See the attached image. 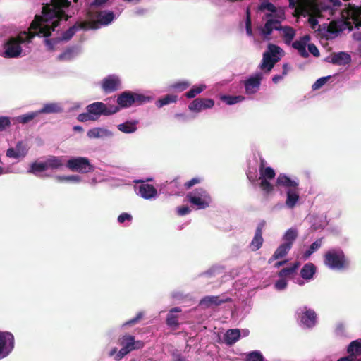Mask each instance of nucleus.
<instances>
[{
    "instance_id": "nucleus-1",
    "label": "nucleus",
    "mask_w": 361,
    "mask_h": 361,
    "mask_svg": "<svg viewBox=\"0 0 361 361\" xmlns=\"http://www.w3.org/2000/svg\"><path fill=\"white\" fill-rule=\"evenodd\" d=\"M70 6L71 1L68 0H51L50 4L42 7V15L35 16L29 32H22L6 42L3 56L6 58L18 57L22 52L21 44L30 42L36 35H42L45 37L50 36L51 31H54L60 25L61 20L67 21L71 18L64 11Z\"/></svg>"
},
{
    "instance_id": "nucleus-2",
    "label": "nucleus",
    "mask_w": 361,
    "mask_h": 361,
    "mask_svg": "<svg viewBox=\"0 0 361 361\" xmlns=\"http://www.w3.org/2000/svg\"><path fill=\"white\" fill-rule=\"evenodd\" d=\"M323 262L326 268L336 271L346 270L350 267L349 259L340 247L328 250L324 255Z\"/></svg>"
},
{
    "instance_id": "nucleus-3",
    "label": "nucleus",
    "mask_w": 361,
    "mask_h": 361,
    "mask_svg": "<svg viewBox=\"0 0 361 361\" xmlns=\"http://www.w3.org/2000/svg\"><path fill=\"white\" fill-rule=\"evenodd\" d=\"M186 200L197 209H204L209 207L212 202L211 195L203 188H197L188 192Z\"/></svg>"
},
{
    "instance_id": "nucleus-4",
    "label": "nucleus",
    "mask_w": 361,
    "mask_h": 361,
    "mask_svg": "<svg viewBox=\"0 0 361 361\" xmlns=\"http://www.w3.org/2000/svg\"><path fill=\"white\" fill-rule=\"evenodd\" d=\"M86 109L92 121L97 120L101 116H111L119 111L118 106L102 102L92 103L87 106Z\"/></svg>"
},
{
    "instance_id": "nucleus-5",
    "label": "nucleus",
    "mask_w": 361,
    "mask_h": 361,
    "mask_svg": "<svg viewBox=\"0 0 361 361\" xmlns=\"http://www.w3.org/2000/svg\"><path fill=\"white\" fill-rule=\"evenodd\" d=\"M282 49L277 45L269 44L268 51L263 54L262 61L259 65V68L265 73H269L277 63L280 58L277 56Z\"/></svg>"
},
{
    "instance_id": "nucleus-6",
    "label": "nucleus",
    "mask_w": 361,
    "mask_h": 361,
    "mask_svg": "<svg viewBox=\"0 0 361 361\" xmlns=\"http://www.w3.org/2000/svg\"><path fill=\"white\" fill-rule=\"evenodd\" d=\"M31 146L32 142L30 139H23L16 142L14 146H11L6 150V155L11 159H23L27 154Z\"/></svg>"
},
{
    "instance_id": "nucleus-7",
    "label": "nucleus",
    "mask_w": 361,
    "mask_h": 361,
    "mask_svg": "<svg viewBox=\"0 0 361 361\" xmlns=\"http://www.w3.org/2000/svg\"><path fill=\"white\" fill-rule=\"evenodd\" d=\"M66 167L71 171L86 173L94 170L90 160L83 157H73L67 160Z\"/></svg>"
},
{
    "instance_id": "nucleus-8",
    "label": "nucleus",
    "mask_w": 361,
    "mask_h": 361,
    "mask_svg": "<svg viewBox=\"0 0 361 361\" xmlns=\"http://www.w3.org/2000/svg\"><path fill=\"white\" fill-rule=\"evenodd\" d=\"M297 314L299 324L302 328L310 329L315 326L317 314L313 310L302 307L298 309Z\"/></svg>"
},
{
    "instance_id": "nucleus-9",
    "label": "nucleus",
    "mask_w": 361,
    "mask_h": 361,
    "mask_svg": "<svg viewBox=\"0 0 361 361\" xmlns=\"http://www.w3.org/2000/svg\"><path fill=\"white\" fill-rule=\"evenodd\" d=\"M259 186L262 191L266 194H269L274 190V185L270 183V180H272L275 177V171L270 166L259 169Z\"/></svg>"
},
{
    "instance_id": "nucleus-10",
    "label": "nucleus",
    "mask_w": 361,
    "mask_h": 361,
    "mask_svg": "<svg viewBox=\"0 0 361 361\" xmlns=\"http://www.w3.org/2000/svg\"><path fill=\"white\" fill-rule=\"evenodd\" d=\"M135 182L140 183V185H136L134 187L135 192L138 196L147 200H154L158 197V192L152 185L146 183L141 180Z\"/></svg>"
},
{
    "instance_id": "nucleus-11",
    "label": "nucleus",
    "mask_w": 361,
    "mask_h": 361,
    "mask_svg": "<svg viewBox=\"0 0 361 361\" xmlns=\"http://www.w3.org/2000/svg\"><path fill=\"white\" fill-rule=\"evenodd\" d=\"M13 348V335L8 331H0V359L7 357Z\"/></svg>"
},
{
    "instance_id": "nucleus-12",
    "label": "nucleus",
    "mask_w": 361,
    "mask_h": 361,
    "mask_svg": "<svg viewBox=\"0 0 361 361\" xmlns=\"http://www.w3.org/2000/svg\"><path fill=\"white\" fill-rule=\"evenodd\" d=\"M286 200L284 207L290 210L294 209L300 204V188H290L286 190Z\"/></svg>"
},
{
    "instance_id": "nucleus-13",
    "label": "nucleus",
    "mask_w": 361,
    "mask_h": 361,
    "mask_svg": "<svg viewBox=\"0 0 361 361\" xmlns=\"http://www.w3.org/2000/svg\"><path fill=\"white\" fill-rule=\"evenodd\" d=\"M348 19L345 23L348 26L351 30L353 26L349 20H351L355 27H361V6H355L349 4V8L347 11Z\"/></svg>"
},
{
    "instance_id": "nucleus-14",
    "label": "nucleus",
    "mask_w": 361,
    "mask_h": 361,
    "mask_svg": "<svg viewBox=\"0 0 361 361\" xmlns=\"http://www.w3.org/2000/svg\"><path fill=\"white\" fill-rule=\"evenodd\" d=\"M300 181L297 177H290L286 173H279L276 178V185L286 190L298 188Z\"/></svg>"
},
{
    "instance_id": "nucleus-15",
    "label": "nucleus",
    "mask_w": 361,
    "mask_h": 361,
    "mask_svg": "<svg viewBox=\"0 0 361 361\" xmlns=\"http://www.w3.org/2000/svg\"><path fill=\"white\" fill-rule=\"evenodd\" d=\"M120 345L130 353L140 349L144 345L142 341H135V336L130 334H125L120 338Z\"/></svg>"
},
{
    "instance_id": "nucleus-16",
    "label": "nucleus",
    "mask_w": 361,
    "mask_h": 361,
    "mask_svg": "<svg viewBox=\"0 0 361 361\" xmlns=\"http://www.w3.org/2000/svg\"><path fill=\"white\" fill-rule=\"evenodd\" d=\"M120 86L121 80L114 75H108L102 82V88L105 93L114 92L118 90Z\"/></svg>"
},
{
    "instance_id": "nucleus-17",
    "label": "nucleus",
    "mask_w": 361,
    "mask_h": 361,
    "mask_svg": "<svg viewBox=\"0 0 361 361\" xmlns=\"http://www.w3.org/2000/svg\"><path fill=\"white\" fill-rule=\"evenodd\" d=\"M214 105V101L207 98H197L189 105L188 109L192 111L200 112L207 109H211Z\"/></svg>"
},
{
    "instance_id": "nucleus-18",
    "label": "nucleus",
    "mask_w": 361,
    "mask_h": 361,
    "mask_svg": "<svg viewBox=\"0 0 361 361\" xmlns=\"http://www.w3.org/2000/svg\"><path fill=\"white\" fill-rule=\"evenodd\" d=\"M231 301V298L224 295H208L204 297L200 302V305L204 307L219 306L223 303Z\"/></svg>"
},
{
    "instance_id": "nucleus-19",
    "label": "nucleus",
    "mask_w": 361,
    "mask_h": 361,
    "mask_svg": "<svg viewBox=\"0 0 361 361\" xmlns=\"http://www.w3.org/2000/svg\"><path fill=\"white\" fill-rule=\"evenodd\" d=\"M262 74L257 73L255 76L249 78L245 81V92L247 94H252L257 92L259 88Z\"/></svg>"
},
{
    "instance_id": "nucleus-20",
    "label": "nucleus",
    "mask_w": 361,
    "mask_h": 361,
    "mask_svg": "<svg viewBox=\"0 0 361 361\" xmlns=\"http://www.w3.org/2000/svg\"><path fill=\"white\" fill-rule=\"evenodd\" d=\"M265 226V221H262L257 225L254 238L250 243V247L252 251L258 250L262 245L264 239L262 238V229Z\"/></svg>"
},
{
    "instance_id": "nucleus-21",
    "label": "nucleus",
    "mask_w": 361,
    "mask_h": 361,
    "mask_svg": "<svg viewBox=\"0 0 361 361\" xmlns=\"http://www.w3.org/2000/svg\"><path fill=\"white\" fill-rule=\"evenodd\" d=\"M118 106L121 108H128L133 105V92L124 91L118 95Z\"/></svg>"
},
{
    "instance_id": "nucleus-22",
    "label": "nucleus",
    "mask_w": 361,
    "mask_h": 361,
    "mask_svg": "<svg viewBox=\"0 0 361 361\" xmlns=\"http://www.w3.org/2000/svg\"><path fill=\"white\" fill-rule=\"evenodd\" d=\"M182 311L181 308L179 307H176L171 308L166 317V323L167 326L174 330L177 329L179 326L178 317L176 314L177 312H180Z\"/></svg>"
},
{
    "instance_id": "nucleus-23",
    "label": "nucleus",
    "mask_w": 361,
    "mask_h": 361,
    "mask_svg": "<svg viewBox=\"0 0 361 361\" xmlns=\"http://www.w3.org/2000/svg\"><path fill=\"white\" fill-rule=\"evenodd\" d=\"M350 55L344 51L333 53L331 56V63L334 65L345 66L350 63Z\"/></svg>"
},
{
    "instance_id": "nucleus-24",
    "label": "nucleus",
    "mask_w": 361,
    "mask_h": 361,
    "mask_svg": "<svg viewBox=\"0 0 361 361\" xmlns=\"http://www.w3.org/2000/svg\"><path fill=\"white\" fill-rule=\"evenodd\" d=\"M45 163L47 170H57L64 166L66 160L64 157L49 156L46 159Z\"/></svg>"
},
{
    "instance_id": "nucleus-25",
    "label": "nucleus",
    "mask_w": 361,
    "mask_h": 361,
    "mask_svg": "<svg viewBox=\"0 0 361 361\" xmlns=\"http://www.w3.org/2000/svg\"><path fill=\"white\" fill-rule=\"evenodd\" d=\"M317 267L313 263L308 262L305 264L302 267L300 276L306 282H309L314 279Z\"/></svg>"
},
{
    "instance_id": "nucleus-26",
    "label": "nucleus",
    "mask_w": 361,
    "mask_h": 361,
    "mask_svg": "<svg viewBox=\"0 0 361 361\" xmlns=\"http://www.w3.org/2000/svg\"><path fill=\"white\" fill-rule=\"evenodd\" d=\"M86 27V23H77L72 27H69L66 31H65L60 39L63 41H68L73 37L76 31L80 29H85Z\"/></svg>"
},
{
    "instance_id": "nucleus-27",
    "label": "nucleus",
    "mask_w": 361,
    "mask_h": 361,
    "mask_svg": "<svg viewBox=\"0 0 361 361\" xmlns=\"http://www.w3.org/2000/svg\"><path fill=\"white\" fill-rule=\"evenodd\" d=\"M291 248L289 245L283 243L277 247L272 257L269 259V263L271 264L274 260L285 257Z\"/></svg>"
},
{
    "instance_id": "nucleus-28",
    "label": "nucleus",
    "mask_w": 361,
    "mask_h": 361,
    "mask_svg": "<svg viewBox=\"0 0 361 361\" xmlns=\"http://www.w3.org/2000/svg\"><path fill=\"white\" fill-rule=\"evenodd\" d=\"M240 337V331L238 329H228L224 334V342L231 345L236 343Z\"/></svg>"
},
{
    "instance_id": "nucleus-29",
    "label": "nucleus",
    "mask_w": 361,
    "mask_h": 361,
    "mask_svg": "<svg viewBox=\"0 0 361 361\" xmlns=\"http://www.w3.org/2000/svg\"><path fill=\"white\" fill-rule=\"evenodd\" d=\"M298 231L295 227H291L288 228L282 237V240L283 243L290 245V247H293V245L298 238Z\"/></svg>"
},
{
    "instance_id": "nucleus-30",
    "label": "nucleus",
    "mask_w": 361,
    "mask_h": 361,
    "mask_svg": "<svg viewBox=\"0 0 361 361\" xmlns=\"http://www.w3.org/2000/svg\"><path fill=\"white\" fill-rule=\"evenodd\" d=\"M173 188H178V181L176 180H173L169 183H166L165 184H162L160 187V192L168 195H178V192L176 190H173Z\"/></svg>"
},
{
    "instance_id": "nucleus-31",
    "label": "nucleus",
    "mask_w": 361,
    "mask_h": 361,
    "mask_svg": "<svg viewBox=\"0 0 361 361\" xmlns=\"http://www.w3.org/2000/svg\"><path fill=\"white\" fill-rule=\"evenodd\" d=\"M281 23L279 20L276 19H268L265 23L264 27L262 30V33L265 36L270 35L274 30H281L282 26L274 27V25Z\"/></svg>"
},
{
    "instance_id": "nucleus-32",
    "label": "nucleus",
    "mask_w": 361,
    "mask_h": 361,
    "mask_svg": "<svg viewBox=\"0 0 361 361\" xmlns=\"http://www.w3.org/2000/svg\"><path fill=\"white\" fill-rule=\"evenodd\" d=\"M347 351L349 353L348 356H352L355 361L357 356L361 355V339L352 341L349 344Z\"/></svg>"
},
{
    "instance_id": "nucleus-33",
    "label": "nucleus",
    "mask_w": 361,
    "mask_h": 361,
    "mask_svg": "<svg viewBox=\"0 0 361 361\" xmlns=\"http://www.w3.org/2000/svg\"><path fill=\"white\" fill-rule=\"evenodd\" d=\"M323 239V238H319L309 246L303 253L302 257L304 259H309L314 252L317 251L322 246Z\"/></svg>"
},
{
    "instance_id": "nucleus-34",
    "label": "nucleus",
    "mask_w": 361,
    "mask_h": 361,
    "mask_svg": "<svg viewBox=\"0 0 361 361\" xmlns=\"http://www.w3.org/2000/svg\"><path fill=\"white\" fill-rule=\"evenodd\" d=\"M47 170L45 161H35L30 165L27 172L35 176H39L40 173Z\"/></svg>"
},
{
    "instance_id": "nucleus-35",
    "label": "nucleus",
    "mask_w": 361,
    "mask_h": 361,
    "mask_svg": "<svg viewBox=\"0 0 361 361\" xmlns=\"http://www.w3.org/2000/svg\"><path fill=\"white\" fill-rule=\"evenodd\" d=\"M97 23L101 25L109 24L114 18V14L111 11H100L97 14Z\"/></svg>"
},
{
    "instance_id": "nucleus-36",
    "label": "nucleus",
    "mask_w": 361,
    "mask_h": 361,
    "mask_svg": "<svg viewBox=\"0 0 361 361\" xmlns=\"http://www.w3.org/2000/svg\"><path fill=\"white\" fill-rule=\"evenodd\" d=\"M62 111V108L56 103L45 104L43 107L38 110L39 115L41 114H55Z\"/></svg>"
},
{
    "instance_id": "nucleus-37",
    "label": "nucleus",
    "mask_w": 361,
    "mask_h": 361,
    "mask_svg": "<svg viewBox=\"0 0 361 361\" xmlns=\"http://www.w3.org/2000/svg\"><path fill=\"white\" fill-rule=\"evenodd\" d=\"M137 123L138 122L137 121H126L123 123L119 124L118 126V129L123 133H133L137 129L136 125Z\"/></svg>"
},
{
    "instance_id": "nucleus-38",
    "label": "nucleus",
    "mask_w": 361,
    "mask_h": 361,
    "mask_svg": "<svg viewBox=\"0 0 361 361\" xmlns=\"http://www.w3.org/2000/svg\"><path fill=\"white\" fill-rule=\"evenodd\" d=\"M152 97L143 94L133 92V105L140 106L150 102Z\"/></svg>"
},
{
    "instance_id": "nucleus-39",
    "label": "nucleus",
    "mask_w": 361,
    "mask_h": 361,
    "mask_svg": "<svg viewBox=\"0 0 361 361\" xmlns=\"http://www.w3.org/2000/svg\"><path fill=\"white\" fill-rule=\"evenodd\" d=\"M38 116H39V112H37V111H36L29 112L25 114L18 116L16 118V120L18 123L25 124V123H27L30 122L31 121L34 120Z\"/></svg>"
},
{
    "instance_id": "nucleus-40",
    "label": "nucleus",
    "mask_w": 361,
    "mask_h": 361,
    "mask_svg": "<svg viewBox=\"0 0 361 361\" xmlns=\"http://www.w3.org/2000/svg\"><path fill=\"white\" fill-rule=\"evenodd\" d=\"M177 101V96L173 94H167L164 97L159 99L156 105L157 107L161 108L165 105L169 104L171 103H174Z\"/></svg>"
},
{
    "instance_id": "nucleus-41",
    "label": "nucleus",
    "mask_w": 361,
    "mask_h": 361,
    "mask_svg": "<svg viewBox=\"0 0 361 361\" xmlns=\"http://www.w3.org/2000/svg\"><path fill=\"white\" fill-rule=\"evenodd\" d=\"M281 30L283 32V37L286 43L289 44L293 39L295 35V30L289 26H282Z\"/></svg>"
},
{
    "instance_id": "nucleus-42",
    "label": "nucleus",
    "mask_w": 361,
    "mask_h": 361,
    "mask_svg": "<svg viewBox=\"0 0 361 361\" xmlns=\"http://www.w3.org/2000/svg\"><path fill=\"white\" fill-rule=\"evenodd\" d=\"M246 361H267L259 350H253L245 355Z\"/></svg>"
},
{
    "instance_id": "nucleus-43",
    "label": "nucleus",
    "mask_w": 361,
    "mask_h": 361,
    "mask_svg": "<svg viewBox=\"0 0 361 361\" xmlns=\"http://www.w3.org/2000/svg\"><path fill=\"white\" fill-rule=\"evenodd\" d=\"M56 179L61 182H71V183H80L82 180V178L79 175H69V176H58Z\"/></svg>"
},
{
    "instance_id": "nucleus-44",
    "label": "nucleus",
    "mask_w": 361,
    "mask_h": 361,
    "mask_svg": "<svg viewBox=\"0 0 361 361\" xmlns=\"http://www.w3.org/2000/svg\"><path fill=\"white\" fill-rule=\"evenodd\" d=\"M244 97L243 96H229V95H224L221 97V99L224 101L228 105H233L240 102L244 100Z\"/></svg>"
},
{
    "instance_id": "nucleus-45",
    "label": "nucleus",
    "mask_w": 361,
    "mask_h": 361,
    "mask_svg": "<svg viewBox=\"0 0 361 361\" xmlns=\"http://www.w3.org/2000/svg\"><path fill=\"white\" fill-rule=\"evenodd\" d=\"M206 88V85H200L198 86H194L185 95L187 98H194L196 95L200 94Z\"/></svg>"
},
{
    "instance_id": "nucleus-46",
    "label": "nucleus",
    "mask_w": 361,
    "mask_h": 361,
    "mask_svg": "<svg viewBox=\"0 0 361 361\" xmlns=\"http://www.w3.org/2000/svg\"><path fill=\"white\" fill-rule=\"evenodd\" d=\"M298 267V264L295 263V264H293L291 267L282 269L279 272V274H278L279 277L286 278V276L291 275L292 274H293L295 271Z\"/></svg>"
},
{
    "instance_id": "nucleus-47",
    "label": "nucleus",
    "mask_w": 361,
    "mask_h": 361,
    "mask_svg": "<svg viewBox=\"0 0 361 361\" xmlns=\"http://www.w3.org/2000/svg\"><path fill=\"white\" fill-rule=\"evenodd\" d=\"M112 133L105 128H95L90 130L87 135H111Z\"/></svg>"
},
{
    "instance_id": "nucleus-48",
    "label": "nucleus",
    "mask_w": 361,
    "mask_h": 361,
    "mask_svg": "<svg viewBox=\"0 0 361 361\" xmlns=\"http://www.w3.org/2000/svg\"><path fill=\"white\" fill-rule=\"evenodd\" d=\"M74 54V48L69 47L66 49L63 53L59 55L58 59L59 61L71 60L73 59Z\"/></svg>"
},
{
    "instance_id": "nucleus-49",
    "label": "nucleus",
    "mask_w": 361,
    "mask_h": 361,
    "mask_svg": "<svg viewBox=\"0 0 361 361\" xmlns=\"http://www.w3.org/2000/svg\"><path fill=\"white\" fill-rule=\"evenodd\" d=\"M287 285V279L284 277H279V279L274 283V286L276 290L281 291L286 288Z\"/></svg>"
},
{
    "instance_id": "nucleus-50",
    "label": "nucleus",
    "mask_w": 361,
    "mask_h": 361,
    "mask_svg": "<svg viewBox=\"0 0 361 361\" xmlns=\"http://www.w3.org/2000/svg\"><path fill=\"white\" fill-rule=\"evenodd\" d=\"M245 29L247 35L252 36V21L249 8H247L246 11Z\"/></svg>"
},
{
    "instance_id": "nucleus-51",
    "label": "nucleus",
    "mask_w": 361,
    "mask_h": 361,
    "mask_svg": "<svg viewBox=\"0 0 361 361\" xmlns=\"http://www.w3.org/2000/svg\"><path fill=\"white\" fill-rule=\"evenodd\" d=\"M331 76L322 77L317 80V81L312 85V88L314 90L320 89L324 86L330 79Z\"/></svg>"
},
{
    "instance_id": "nucleus-52",
    "label": "nucleus",
    "mask_w": 361,
    "mask_h": 361,
    "mask_svg": "<svg viewBox=\"0 0 361 361\" xmlns=\"http://www.w3.org/2000/svg\"><path fill=\"white\" fill-rule=\"evenodd\" d=\"M258 9L261 11L267 10L271 13H275L276 11V6L270 2H263L259 6Z\"/></svg>"
},
{
    "instance_id": "nucleus-53",
    "label": "nucleus",
    "mask_w": 361,
    "mask_h": 361,
    "mask_svg": "<svg viewBox=\"0 0 361 361\" xmlns=\"http://www.w3.org/2000/svg\"><path fill=\"white\" fill-rule=\"evenodd\" d=\"M190 86V83L186 81L175 82L171 85V87L177 91L182 92Z\"/></svg>"
},
{
    "instance_id": "nucleus-54",
    "label": "nucleus",
    "mask_w": 361,
    "mask_h": 361,
    "mask_svg": "<svg viewBox=\"0 0 361 361\" xmlns=\"http://www.w3.org/2000/svg\"><path fill=\"white\" fill-rule=\"evenodd\" d=\"M142 317H143L142 312H138L134 318L124 322L122 324L121 327L125 328L126 326L133 325V324L137 323L142 318Z\"/></svg>"
},
{
    "instance_id": "nucleus-55",
    "label": "nucleus",
    "mask_w": 361,
    "mask_h": 361,
    "mask_svg": "<svg viewBox=\"0 0 361 361\" xmlns=\"http://www.w3.org/2000/svg\"><path fill=\"white\" fill-rule=\"evenodd\" d=\"M11 126V120L8 116H0V132Z\"/></svg>"
},
{
    "instance_id": "nucleus-56",
    "label": "nucleus",
    "mask_w": 361,
    "mask_h": 361,
    "mask_svg": "<svg viewBox=\"0 0 361 361\" xmlns=\"http://www.w3.org/2000/svg\"><path fill=\"white\" fill-rule=\"evenodd\" d=\"M133 219V217L130 214L128 213H122L118 216V222L120 224H123L126 221L130 222Z\"/></svg>"
},
{
    "instance_id": "nucleus-57",
    "label": "nucleus",
    "mask_w": 361,
    "mask_h": 361,
    "mask_svg": "<svg viewBox=\"0 0 361 361\" xmlns=\"http://www.w3.org/2000/svg\"><path fill=\"white\" fill-rule=\"evenodd\" d=\"M128 353H130V352H128V350H127L121 347V348L116 354V355L114 357V360L116 361H120Z\"/></svg>"
},
{
    "instance_id": "nucleus-58",
    "label": "nucleus",
    "mask_w": 361,
    "mask_h": 361,
    "mask_svg": "<svg viewBox=\"0 0 361 361\" xmlns=\"http://www.w3.org/2000/svg\"><path fill=\"white\" fill-rule=\"evenodd\" d=\"M200 181H201V179L200 178L195 177V178H193L191 180L185 182L184 183V186L186 189H188V188H191L192 186H193L197 183H200Z\"/></svg>"
},
{
    "instance_id": "nucleus-59",
    "label": "nucleus",
    "mask_w": 361,
    "mask_h": 361,
    "mask_svg": "<svg viewBox=\"0 0 361 361\" xmlns=\"http://www.w3.org/2000/svg\"><path fill=\"white\" fill-rule=\"evenodd\" d=\"M190 212H191V210L188 206H182V207H177V213L180 216L187 215Z\"/></svg>"
},
{
    "instance_id": "nucleus-60",
    "label": "nucleus",
    "mask_w": 361,
    "mask_h": 361,
    "mask_svg": "<svg viewBox=\"0 0 361 361\" xmlns=\"http://www.w3.org/2000/svg\"><path fill=\"white\" fill-rule=\"evenodd\" d=\"M308 50L314 56L317 57L319 56V51L314 44H308Z\"/></svg>"
},
{
    "instance_id": "nucleus-61",
    "label": "nucleus",
    "mask_w": 361,
    "mask_h": 361,
    "mask_svg": "<svg viewBox=\"0 0 361 361\" xmlns=\"http://www.w3.org/2000/svg\"><path fill=\"white\" fill-rule=\"evenodd\" d=\"M306 47L305 42H302L300 40H296L293 43V47L298 51L301 50L302 49L305 48Z\"/></svg>"
},
{
    "instance_id": "nucleus-62",
    "label": "nucleus",
    "mask_w": 361,
    "mask_h": 361,
    "mask_svg": "<svg viewBox=\"0 0 361 361\" xmlns=\"http://www.w3.org/2000/svg\"><path fill=\"white\" fill-rule=\"evenodd\" d=\"M78 119L82 122L92 120L90 114H89L88 111H87L86 113H82V114H79L78 116Z\"/></svg>"
},
{
    "instance_id": "nucleus-63",
    "label": "nucleus",
    "mask_w": 361,
    "mask_h": 361,
    "mask_svg": "<svg viewBox=\"0 0 361 361\" xmlns=\"http://www.w3.org/2000/svg\"><path fill=\"white\" fill-rule=\"evenodd\" d=\"M326 226V222L324 221H322L319 224H317L316 222H314L312 224V228L314 230H319V229H323Z\"/></svg>"
},
{
    "instance_id": "nucleus-64",
    "label": "nucleus",
    "mask_w": 361,
    "mask_h": 361,
    "mask_svg": "<svg viewBox=\"0 0 361 361\" xmlns=\"http://www.w3.org/2000/svg\"><path fill=\"white\" fill-rule=\"evenodd\" d=\"M341 30V28H338L336 27V23L335 22L330 23L329 27V32H339Z\"/></svg>"
}]
</instances>
